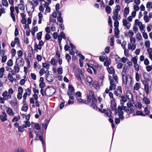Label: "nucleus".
I'll use <instances>...</instances> for the list:
<instances>
[{
    "instance_id": "obj_24",
    "label": "nucleus",
    "mask_w": 152,
    "mask_h": 152,
    "mask_svg": "<svg viewBox=\"0 0 152 152\" xmlns=\"http://www.w3.org/2000/svg\"><path fill=\"white\" fill-rule=\"evenodd\" d=\"M143 100L145 104H149L150 103V100L147 97H144Z\"/></svg>"
},
{
    "instance_id": "obj_59",
    "label": "nucleus",
    "mask_w": 152,
    "mask_h": 152,
    "mask_svg": "<svg viewBox=\"0 0 152 152\" xmlns=\"http://www.w3.org/2000/svg\"><path fill=\"white\" fill-rule=\"evenodd\" d=\"M91 107L94 110H98V108L97 107L96 104V103H92Z\"/></svg>"
},
{
    "instance_id": "obj_44",
    "label": "nucleus",
    "mask_w": 152,
    "mask_h": 152,
    "mask_svg": "<svg viewBox=\"0 0 152 152\" xmlns=\"http://www.w3.org/2000/svg\"><path fill=\"white\" fill-rule=\"evenodd\" d=\"M111 108L113 110H116V104L115 103H114L113 104H112L111 105Z\"/></svg>"
},
{
    "instance_id": "obj_27",
    "label": "nucleus",
    "mask_w": 152,
    "mask_h": 152,
    "mask_svg": "<svg viewBox=\"0 0 152 152\" xmlns=\"http://www.w3.org/2000/svg\"><path fill=\"white\" fill-rule=\"evenodd\" d=\"M144 90L145 93L147 94H149V86L148 84H145L144 85Z\"/></svg>"
},
{
    "instance_id": "obj_60",
    "label": "nucleus",
    "mask_w": 152,
    "mask_h": 152,
    "mask_svg": "<svg viewBox=\"0 0 152 152\" xmlns=\"http://www.w3.org/2000/svg\"><path fill=\"white\" fill-rule=\"evenodd\" d=\"M115 84H110V90H112L115 89Z\"/></svg>"
},
{
    "instance_id": "obj_41",
    "label": "nucleus",
    "mask_w": 152,
    "mask_h": 152,
    "mask_svg": "<svg viewBox=\"0 0 152 152\" xmlns=\"http://www.w3.org/2000/svg\"><path fill=\"white\" fill-rule=\"evenodd\" d=\"M118 19L114 20L115 22L114 23V26L115 27V28H118V27L119 22L117 20Z\"/></svg>"
},
{
    "instance_id": "obj_38",
    "label": "nucleus",
    "mask_w": 152,
    "mask_h": 152,
    "mask_svg": "<svg viewBox=\"0 0 152 152\" xmlns=\"http://www.w3.org/2000/svg\"><path fill=\"white\" fill-rule=\"evenodd\" d=\"M110 63V59H107L104 62V65L105 66H108Z\"/></svg>"
},
{
    "instance_id": "obj_42",
    "label": "nucleus",
    "mask_w": 152,
    "mask_h": 152,
    "mask_svg": "<svg viewBox=\"0 0 152 152\" xmlns=\"http://www.w3.org/2000/svg\"><path fill=\"white\" fill-rule=\"evenodd\" d=\"M134 104L133 100V101H130V102L127 103V105L129 107H131L133 106Z\"/></svg>"
},
{
    "instance_id": "obj_7",
    "label": "nucleus",
    "mask_w": 152,
    "mask_h": 152,
    "mask_svg": "<svg viewBox=\"0 0 152 152\" xmlns=\"http://www.w3.org/2000/svg\"><path fill=\"white\" fill-rule=\"evenodd\" d=\"M74 88L73 87L72 85H69L68 86V90L67 92L68 95H71L74 94Z\"/></svg>"
},
{
    "instance_id": "obj_26",
    "label": "nucleus",
    "mask_w": 152,
    "mask_h": 152,
    "mask_svg": "<svg viewBox=\"0 0 152 152\" xmlns=\"http://www.w3.org/2000/svg\"><path fill=\"white\" fill-rule=\"evenodd\" d=\"M120 98H121V103L123 104L124 102H126L127 101V99L125 96L124 95H121Z\"/></svg>"
},
{
    "instance_id": "obj_16",
    "label": "nucleus",
    "mask_w": 152,
    "mask_h": 152,
    "mask_svg": "<svg viewBox=\"0 0 152 152\" xmlns=\"http://www.w3.org/2000/svg\"><path fill=\"white\" fill-rule=\"evenodd\" d=\"M6 112L10 116H13L14 115V113H13L12 109L10 107H8L7 108Z\"/></svg>"
},
{
    "instance_id": "obj_36",
    "label": "nucleus",
    "mask_w": 152,
    "mask_h": 152,
    "mask_svg": "<svg viewBox=\"0 0 152 152\" xmlns=\"http://www.w3.org/2000/svg\"><path fill=\"white\" fill-rule=\"evenodd\" d=\"M42 35V32H39L37 34V38L39 40L41 39Z\"/></svg>"
},
{
    "instance_id": "obj_47",
    "label": "nucleus",
    "mask_w": 152,
    "mask_h": 152,
    "mask_svg": "<svg viewBox=\"0 0 152 152\" xmlns=\"http://www.w3.org/2000/svg\"><path fill=\"white\" fill-rule=\"evenodd\" d=\"M45 69L44 68H42L40 70L39 72V75L40 76H42L45 72Z\"/></svg>"
},
{
    "instance_id": "obj_29",
    "label": "nucleus",
    "mask_w": 152,
    "mask_h": 152,
    "mask_svg": "<svg viewBox=\"0 0 152 152\" xmlns=\"http://www.w3.org/2000/svg\"><path fill=\"white\" fill-rule=\"evenodd\" d=\"M38 16L39 19L38 21V23L41 24L42 23V18L43 17L42 14L41 12H40L39 13Z\"/></svg>"
},
{
    "instance_id": "obj_56",
    "label": "nucleus",
    "mask_w": 152,
    "mask_h": 152,
    "mask_svg": "<svg viewBox=\"0 0 152 152\" xmlns=\"http://www.w3.org/2000/svg\"><path fill=\"white\" fill-rule=\"evenodd\" d=\"M15 71V72L18 73L20 71V68L18 66H15L14 67Z\"/></svg>"
},
{
    "instance_id": "obj_9",
    "label": "nucleus",
    "mask_w": 152,
    "mask_h": 152,
    "mask_svg": "<svg viewBox=\"0 0 152 152\" xmlns=\"http://www.w3.org/2000/svg\"><path fill=\"white\" fill-rule=\"evenodd\" d=\"M11 16L14 22H15L16 19L15 18V15L14 13V6H11L10 7Z\"/></svg>"
},
{
    "instance_id": "obj_35",
    "label": "nucleus",
    "mask_w": 152,
    "mask_h": 152,
    "mask_svg": "<svg viewBox=\"0 0 152 152\" xmlns=\"http://www.w3.org/2000/svg\"><path fill=\"white\" fill-rule=\"evenodd\" d=\"M28 109V106L27 104H25L23 105L21 108L22 111H24L25 112Z\"/></svg>"
},
{
    "instance_id": "obj_22",
    "label": "nucleus",
    "mask_w": 152,
    "mask_h": 152,
    "mask_svg": "<svg viewBox=\"0 0 152 152\" xmlns=\"http://www.w3.org/2000/svg\"><path fill=\"white\" fill-rule=\"evenodd\" d=\"M121 105H122V106L123 107V110L124 111L126 112L127 113H128L129 112L130 113L129 110H130V111H131L132 109H130V110H129L127 107H126V106H124V103L122 104L121 103Z\"/></svg>"
},
{
    "instance_id": "obj_8",
    "label": "nucleus",
    "mask_w": 152,
    "mask_h": 152,
    "mask_svg": "<svg viewBox=\"0 0 152 152\" xmlns=\"http://www.w3.org/2000/svg\"><path fill=\"white\" fill-rule=\"evenodd\" d=\"M94 93L91 91L89 90L88 91L87 93V96L88 101L90 102L91 98L94 96Z\"/></svg>"
},
{
    "instance_id": "obj_14",
    "label": "nucleus",
    "mask_w": 152,
    "mask_h": 152,
    "mask_svg": "<svg viewBox=\"0 0 152 152\" xmlns=\"http://www.w3.org/2000/svg\"><path fill=\"white\" fill-rule=\"evenodd\" d=\"M86 81L87 82V85L90 87L93 86V84L92 83V79L90 76H88L86 78Z\"/></svg>"
},
{
    "instance_id": "obj_32",
    "label": "nucleus",
    "mask_w": 152,
    "mask_h": 152,
    "mask_svg": "<svg viewBox=\"0 0 152 152\" xmlns=\"http://www.w3.org/2000/svg\"><path fill=\"white\" fill-rule=\"evenodd\" d=\"M13 106L15 107V108L17 109L18 108V106L17 100L16 98H15L14 99L13 101Z\"/></svg>"
},
{
    "instance_id": "obj_34",
    "label": "nucleus",
    "mask_w": 152,
    "mask_h": 152,
    "mask_svg": "<svg viewBox=\"0 0 152 152\" xmlns=\"http://www.w3.org/2000/svg\"><path fill=\"white\" fill-rule=\"evenodd\" d=\"M119 31L118 28H115V35L116 38L119 37L118 36Z\"/></svg>"
},
{
    "instance_id": "obj_13",
    "label": "nucleus",
    "mask_w": 152,
    "mask_h": 152,
    "mask_svg": "<svg viewBox=\"0 0 152 152\" xmlns=\"http://www.w3.org/2000/svg\"><path fill=\"white\" fill-rule=\"evenodd\" d=\"M76 77L77 78V80L80 82L82 81L81 78L84 77V75L81 72H79L76 75Z\"/></svg>"
},
{
    "instance_id": "obj_31",
    "label": "nucleus",
    "mask_w": 152,
    "mask_h": 152,
    "mask_svg": "<svg viewBox=\"0 0 152 152\" xmlns=\"http://www.w3.org/2000/svg\"><path fill=\"white\" fill-rule=\"evenodd\" d=\"M87 65L88 67L87 69V71L90 73L92 74L93 72L92 71V68L93 67L90 65L88 63L87 64Z\"/></svg>"
},
{
    "instance_id": "obj_17",
    "label": "nucleus",
    "mask_w": 152,
    "mask_h": 152,
    "mask_svg": "<svg viewBox=\"0 0 152 152\" xmlns=\"http://www.w3.org/2000/svg\"><path fill=\"white\" fill-rule=\"evenodd\" d=\"M126 96L129 100V101H133V100L132 94L130 91H129L127 92L126 93Z\"/></svg>"
},
{
    "instance_id": "obj_55",
    "label": "nucleus",
    "mask_w": 152,
    "mask_h": 152,
    "mask_svg": "<svg viewBox=\"0 0 152 152\" xmlns=\"http://www.w3.org/2000/svg\"><path fill=\"white\" fill-rule=\"evenodd\" d=\"M134 67L135 68V70L137 71H139V65L137 63L134 64Z\"/></svg>"
},
{
    "instance_id": "obj_45",
    "label": "nucleus",
    "mask_w": 152,
    "mask_h": 152,
    "mask_svg": "<svg viewBox=\"0 0 152 152\" xmlns=\"http://www.w3.org/2000/svg\"><path fill=\"white\" fill-rule=\"evenodd\" d=\"M136 114L137 115H140L143 116H145V115L141 111H137L136 112Z\"/></svg>"
},
{
    "instance_id": "obj_49",
    "label": "nucleus",
    "mask_w": 152,
    "mask_h": 152,
    "mask_svg": "<svg viewBox=\"0 0 152 152\" xmlns=\"http://www.w3.org/2000/svg\"><path fill=\"white\" fill-rule=\"evenodd\" d=\"M20 118L19 115H18V117H15L12 120L13 122H17Z\"/></svg>"
},
{
    "instance_id": "obj_53",
    "label": "nucleus",
    "mask_w": 152,
    "mask_h": 152,
    "mask_svg": "<svg viewBox=\"0 0 152 152\" xmlns=\"http://www.w3.org/2000/svg\"><path fill=\"white\" fill-rule=\"evenodd\" d=\"M2 4L4 6L7 7L8 6V3L7 0H2Z\"/></svg>"
},
{
    "instance_id": "obj_15",
    "label": "nucleus",
    "mask_w": 152,
    "mask_h": 152,
    "mask_svg": "<svg viewBox=\"0 0 152 152\" xmlns=\"http://www.w3.org/2000/svg\"><path fill=\"white\" fill-rule=\"evenodd\" d=\"M2 115H0V119L2 121L4 122L7 120V115L4 112H2Z\"/></svg>"
},
{
    "instance_id": "obj_58",
    "label": "nucleus",
    "mask_w": 152,
    "mask_h": 152,
    "mask_svg": "<svg viewBox=\"0 0 152 152\" xmlns=\"http://www.w3.org/2000/svg\"><path fill=\"white\" fill-rule=\"evenodd\" d=\"M149 18L148 16H144L143 18L145 22L148 23L150 19Z\"/></svg>"
},
{
    "instance_id": "obj_30",
    "label": "nucleus",
    "mask_w": 152,
    "mask_h": 152,
    "mask_svg": "<svg viewBox=\"0 0 152 152\" xmlns=\"http://www.w3.org/2000/svg\"><path fill=\"white\" fill-rule=\"evenodd\" d=\"M145 115H149L150 113V110L148 107H145L144 110Z\"/></svg>"
},
{
    "instance_id": "obj_28",
    "label": "nucleus",
    "mask_w": 152,
    "mask_h": 152,
    "mask_svg": "<svg viewBox=\"0 0 152 152\" xmlns=\"http://www.w3.org/2000/svg\"><path fill=\"white\" fill-rule=\"evenodd\" d=\"M105 10L106 12L108 14H110L112 11V9L111 7L109 6H107L105 7Z\"/></svg>"
},
{
    "instance_id": "obj_40",
    "label": "nucleus",
    "mask_w": 152,
    "mask_h": 152,
    "mask_svg": "<svg viewBox=\"0 0 152 152\" xmlns=\"http://www.w3.org/2000/svg\"><path fill=\"white\" fill-rule=\"evenodd\" d=\"M127 69L128 66H125L123 68L122 73V75H123L127 74H126V71Z\"/></svg>"
},
{
    "instance_id": "obj_63",
    "label": "nucleus",
    "mask_w": 152,
    "mask_h": 152,
    "mask_svg": "<svg viewBox=\"0 0 152 152\" xmlns=\"http://www.w3.org/2000/svg\"><path fill=\"white\" fill-rule=\"evenodd\" d=\"M19 9L21 10H24L25 9V6L23 4H20L18 5Z\"/></svg>"
},
{
    "instance_id": "obj_3",
    "label": "nucleus",
    "mask_w": 152,
    "mask_h": 152,
    "mask_svg": "<svg viewBox=\"0 0 152 152\" xmlns=\"http://www.w3.org/2000/svg\"><path fill=\"white\" fill-rule=\"evenodd\" d=\"M123 107L121 106H119L118 107V111L117 113H118L119 117L120 119L121 120H122L124 117L123 116L124 113L123 111Z\"/></svg>"
},
{
    "instance_id": "obj_64",
    "label": "nucleus",
    "mask_w": 152,
    "mask_h": 152,
    "mask_svg": "<svg viewBox=\"0 0 152 152\" xmlns=\"http://www.w3.org/2000/svg\"><path fill=\"white\" fill-rule=\"evenodd\" d=\"M39 87L41 89L45 87V83L44 82L40 83L39 85Z\"/></svg>"
},
{
    "instance_id": "obj_43",
    "label": "nucleus",
    "mask_w": 152,
    "mask_h": 152,
    "mask_svg": "<svg viewBox=\"0 0 152 152\" xmlns=\"http://www.w3.org/2000/svg\"><path fill=\"white\" fill-rule=\"evenodd\" d=\"M141 75H139L138 72L135 73V79L137 82H139L140 80V76Z\"/></svg>"
},
{
    "instance_id": "obj_39",
    "label": "nucleus",
    "mask_w": 152,
    "mask_h": 152,
    "mask_svg": "<svg viewBox=\"0 0 152 152\" xmlns=\"http://www.w3.org/2000/svg\"><path fill=\"white\" fill-rule=\"evenodd\" d=\"M46 122L45 123H44L42 124V125L43 127H44L45 129H47V127L48 126V125L49 123V121L48 120H46L45 121Z\"/></svg>"
},
{
    "instance_id": "obj_18",
    "label": "nucleus",
    "mask_w": 152,
    "mask_h": 152,
    "mask_svg": "<svg viewBox=\"0 0 152 152\" xmlns=\"http://www.w3.org/2000/svg\"><path fill=\"white\" fill-rule=\"evenodd\" d=\"M46 79L48 81L51 82L54 80V76L53 74H51Z\"/></svg>"
},
{
    "instance_id": "obj_5",
    "label": "nucleus",
    "mask_w": 152,
    "mask_h": 152,
    "mask_svg": "<svg viewBox=\"0 0 152 152\" xmlns=\"http://www.w3.org/2000/svg\"><path fill=\"white\" fill-rule=\"evenodd\" d=\"M6 93V96L7 99H10L12 97L11 94H13L14 92V91L12 88H10L8 90V91H4L3 93Z\"/></svg>"
},
{
    "instance_id": "obj_20",
    "label": "nucleus",
    "mask_w": 152,
    "mask_h": 152,
    "mask_svg": "<svg viewBox=\"0 0 152 152\" xmlns=\"http://www.w3.org/2000/svg\"><path fill=\"white\" fill-rule=\"evenodd\" d=\"M8 80L11 82H13L14 81H16V79L15 78L14 79L12 75L10 73L8 74Z\"/></svg>"
},
{
    "instance_id": "obj_23",
    "label": "nucleus",
    "mask_w": 152,
    "mask_h": 152,
    "mask_svg": "<svg viewBox=\"0 0 152 152\" xmlns=\"http://www.w3.org/2000/svg\"><path fill=\"white\" fill-rule=\"evenodd\" d=\"M118 11L115 10V12H113V14L114 15L113 16V20L118 19Z\"/></svg>"
},
{
    "instance_id": "obj_48",
    "label": "nucleus",
    "mask_w": 152,
    "mask_h": 152,
    "mask_svg": "<svg viewBox=\"0 0 152 152\" xmlns=\"http://www.w3.org/2000/svg\"><path fill=\"white\" fill-rule=\"evenodd\" d=\"M124 13L126 15H128L129 14V10L128 7H125L124 9Z\"/></svg>"
},
{
    "instance_id": "obj_46",
    "label": "nucleus",
    "mask_w": 152,
    "mask_h": 152,
    "mask_svg": "<svg viewBox=\"0 0 152 152\" xmlns=\"http://www.w3.org/2000/svg\"><path fill=\"white\" fill-rule=\"evenodd\" d=\"M132 59L134 64L137 63V58L136 57H133L132 58Z\"/></svg>"
},
{
    "instance_id": "obj_1",
    "label": "nucleus",
    "mask_w": 152,
    "mask_h": 152,
    "mask_svg": "<svg viewBox=\"0 0 152 152\" xmlns=\"http://www.w3.org/2000/svg\"><path fill=\"white\" fill-rule=\"evenodd\" d=\"M122 80L124 84H128L130 86L132 85V78L129 74L122 75Z\"/></svg>"
},
{
    "instance_id": "obj_52",
    "label": "nucleus",
    "mask_w": 152,
    "mask_h": 152,
    "mask_svg": "<svg viewBox=\"0 0 152 152\" xmlns=\"http://www.w3.org/2000/svg\"><path fill=\"white\" fill-rule=\"evenodd\" d=\"M57 72L58 74L61 75L62 74L63 72V69L62 68L59 67L57 69Z\"/></svg>"
},
{
    "instance_id": "obj_61",
    "label": "nucleus",
    "mask_w": 152,
    "mask_h": 152,
    "mask_svg": "<svg viewBox=\"0 0 152 152\" xmlns=\"http://www.w3.org/2000/svg\"><path fill=\"white\" fill-rule=\"evenodd\" d=\"M17 54L19 57H22L23 55V52L21 50H19L17 51Z\"/></svg>"
},
{
    "instance_id": "obj_62",
    "label": "nucleus",
    "mask_w": 152,
    "mask_h": 152,
    "mask_svg": "<svg viewBox=\"0 0 152 152\" xmlns=\"http://www.w3.org/2000/svg\"><path fill=\"white\" fill-rule=\"evenodd\" d=\"M51 37L50 35L48 34H46L45 36V39L46 40H48L50 39Z\"/></svg>"
},
{
    "instance_id": "obj_25",
    "label": "nucleus",
    "mask_w": 152,
    "mask_h": 152,
    "mask_svg": "<svg viewBox=\"0 0 152 152\" xmlns=\"http://www.w3.org/2000/svg\"><path fill=\"white\" fill-rule=\"evenodd\" d=\"M140 86L138 83H136L133 87V89L134 90L137 91L139 89Z\"/></svg>"
},
{
    "instance_id": "obj_11",
    "label": "nucleus",
    "mask_w": 152,
    "mask_h": 152,
    "mask_svg": "<svg viewBox=\"0 0 152 152\" xmlns=\"http://www.w3.org/2000/svg\"><path fill=\"white\" fill-rule=\"evenodd\" d=\"M123 23L124 26L126 27L128 29H129L131 24L130 23L127 22L126 19H124L123 20Z\"/></svg>"
},
{
    "instance_id": "obj_19",
    "label": "nucleus",
    "mask_w": 152,
    "mask_h": 152,
    "mask_svg": "<svg viewBox=\"0 0 152 152\" xmlns=\"http://www.w3.org/2000/svg\"><path fill=\"white\" fill-rule=\"evenodd\" d=\"M107 69L108 73L110 74H113L115 72L114 68L112 66L108 68H107Z\"/></svg>"
},
{
    "instance_id": "obj_57",
    "label": "nucleus",
    "mask_w": 152,
    "mask_h": 152,
    "mask_svg": "<svg viewBox=\"0 0 152 152\" xmlns=\"http://www.w3.org/2000/svg\"><path fill=\"white\" fill-rule=\"evenodd\" d=\"M26 93H27L28 95L31 94V89L29 88H28L25 90Z\"/></svg>"
},
{
    "instance_id": "obj_51",
    "label": "nucleus",
    "mask_w": 152,
    "mask_h": 152,
    "mask_svg": "<svg viewBox=\"0 0 152 152\" xmlns=\"http://www.w3.org/2000/svg\"><path fill=\"white\" fill-rule=\"evenodd\" d=\"M13 63L12 59H10L7 62V64L8 66H11L13 65Z\"/></svg>"
},
{
    "instance_id": "obj_6",
    "label": "nucleus",
    "mask_w": 152,
    "mask_h": 152,
    "mask_svg": "<svg viewBox=\"0 0 152 152\" xmlns=\"http://www.w3.org/2000/svg\"><path fill=\"white\" fill-rule=\"evenodd\" d=\"M14 40L15 42L12 41L11 42V46L13 48L14 47L15 44H16L18 46H19L20 45V42L19 38L18 37H15L14 39Z\"/></svg>"
},
{
    "instance_id": "obj_33",
    "label": "nucleus",
    "mask_w": 152,
    "mask_h": 152,
    "mask_svg": "<svg viewBox=\"0 0 152 152\" xmlns=\"http://www.w3.org/2000/svg\"><path fill=\"white\" fill-rule=\"evenodd\" d=\"M50 66V64L46 63H43L42 64V66L43 68H46L47 69H48L49 68Z\"/></svg>"
},
{
    "instance_id": "obj_12",
    "label": "nucleus",
    "mask_w": 152,
    "mask_h": 152,
    "mask_svg": "<svg viewBox=\"0 0 152 152\" xmlns=\"http://www.w3.org/2000/svg\"><path fill=\"white\" fill-rule=\"evenodd\" d=\"M38 0H32V1H29V3L32 6V9L33 10L39 4Z\"/></svg>"
},
{
    "instance_id": "obj_10",
    "label": "nucleus",
    "mask_w": 152,
    "mask_h": 152,
    "mask_svg": "<svg viewBox=\"0 0 152 152\" xmlns=\"http://www.w3.org/2000/svg\"><path fill=\"white\" fill-rule=\"evenodd\" d=\"M6 93H3L2 96H3V98L0 96V103L4 104V103L5 100L9 99L6 96Z\"/></svg>"
},
{
    "instance_id": "obj_2",
    "label": "nucleus",
    "mask_w": 152,
    "mask_h": 152,
    "mask_svg": "<svg viewBox=\"0 0 152 152\" xmlns=\"http://www.w3.org/2000/svg\"><path fill=\"white\" fill-rule=\"evenodd\" d=\"M44 44V43L42 40L39 41L38 44L35 42L34 44V50L37 52L38 51V50H41Z\"/></svg>"
},
{
    "instance_id": "obj_4",
    "label": "nucleus",
    "mask_w": 152,
    "mask_h": 152,
    "mask_svg": "<svg viewBox=\"0 0 152 152\" xmlns=\"http://www.w3.org/2000/svg\"><path fill=\"white\" fill-rule=\"evenodd\" d=\"M122 93L121 87L120 86H119L114 91V94L116 96L120 97L121 96V94Z\"/></svg>"
},
{
    "instance_id": "obj_21",
    "label": "nucleus",
    "mask_w": 152,
    "mask_h": 152,
    "mask_svg": "<svg viewBox=\"0 0 152 152\" xmlns=\"http://www.w3.org/2000/svg\"><path fill=\"white\" fill-rule=\"evenodd\" d=\"M146 8L148 9V11H150V10L152 8V3L151 2H148L146 4Z\"/></svg>"
},
{
    "instance_id": "obj_37",
    "label": "nucleus",
    "mask_w": 152,
    "mask_h": 152,
    "mask_svg": "<svg viewBox=\"0 0 152 152\" xmlns=\"http://www.w3.org/2000/svg\"><path fill=\"white\" fill-rule=\"evenodd\" d=\"M5 70L4 69L3 67H1L0 69V78H1L3 76V72Z\"/></svg>"
},
{
    "instance_id": "obj_50",
    "label": "nucleus",
    "mask_w": 152,
    "mask_h": 152,
    "mask_svg": "<svg viewBox=\"0 0 152 152\" xmlns=\"http://www.w3.org/2000/svg\"><path fill=\"white\" fill-rule=\"evenodd\" d=\"M105 115H107L108 117L110 118H112V115H111V112L110 111H106L105 113Z\"/></svg>"
},
{
    "instance_id": "obj_54",
    "label": "nucleus",
    "mask_w": 152,
    "mask_h": 152,
    "mask_svg": "<svg viewBox=\"0 0 152 152\" xmlns=\"http://www.w3.org/2000/svg\"><path fill=\"white\" fill-rule=\"evenodd\" d=\"M50 63L51 64L54 66L56 65V61L54 58H53L51 59L50 61Z\"/></svg>"
}]
</instances>
